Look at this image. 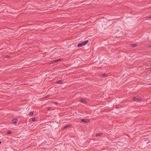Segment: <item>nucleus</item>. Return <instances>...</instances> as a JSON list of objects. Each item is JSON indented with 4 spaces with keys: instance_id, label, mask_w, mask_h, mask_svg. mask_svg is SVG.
<instances>
[{
    "instance_id": "f257e3e1",
    "label": "nucleus",
    "mask_w": 151,
    "mask_h": 151,
    "mask_svg": "<svg viewBox=\"0 0 151 151\" xmlns=\"http://www.w3.org/2000/svg\"><path fill=\"white\" fill-rule=\"evenodd\" d=\"M88 42V40H86L82 43L78 44L77 45V46L78 47H80L83 46H84L86 44H87Z\"/></svg>"
},
{
    "instance_id": "f03ea898",
    "label": "nucleus",
    "mask_w": 151,
    "mask_h": 151,
    "mask_svg": "<svg viewBox=\"0 0 151 151\" xmlns=\"http://www.w3.org/2000/svg\"><path fill=\"white\" fill-rule=\"evenodd\" d=\"M133 99L134 101L138 102L141 101L142 100V99L140 97L137 96L134 97L133 98Z\"/></svg>"
},
{
    "instance_id": "7ed1b4c3",
    "label": "nucleus",
    "mask_w": 151,
    "mask_h": 151,
    "mask_svg": "<svg viewBox=\"0 0 151 151\" xmlns=\"http://www.w3.org/2000/svg\"><path fill=\"white\" fill-rule=\"evenodd\" d=\"M18 122V119H14L12 121V122L13 124H16Z\"/></svg>"
},
{
    "instance_id": "20e7f679",
    "label": "nucleus",
    "mask_w": 151,
    "mask_h": 151,
    "mask_svg": "<svg viewBox=\"0 0 151 151\" xmlns=\"http://www.w3.org/2000/svg\"><path fill=\"white\" fill-rule=\"evenodd\" d=\"M81 121L84 123H88L90 122V121L88 119H82Z\"/></svg>"
},
{
    "instance_id": "39448f33",
    "label": "nucleus",
    "mask_w": 151,
    "mask_h": 151,
    "mask_svg": "<svg viewBox=\"0 0 151 151\" xmlns=\"http://www.w3.org/2000/svg\"><path fill=\"white\" fill-rule=\"evenodd\" d=\"M80 101L85 104H86L87 103V102H86V99H81Z\"/></svg>"
},
{
    "instance_id": "423d86ee",
    "label": "nucleus",
    "mask_w": 151,
    "mask_h": 151,
    "mask_svg": "<svg viewBox=\"0 0 151 151\" xmlns=\"http://www.w3.org/2000/svg\"><path fill=\"white\" fill-rule=\"evenodd\" d=\"M56 83L58 84H61L63 82V81L62 80H60L56 82Z\"/></svg>"
},
{
    "instance_id": "0eeeda50",
    "label": "nucleus",
    "mask_w": 151,
    "mask_h": 151,
    "mask_svg": "<svg viewBox=\"0 0 151 151\" xmlns=\"http://www.w3.org/2000/svg\"><path fill=\"white\" fill-rule=\"evenodd\" d=\"M71 125L68 124L65 126L63 127L64 129H65L68 127H70L71 126Z\"/></svg>"
},
{
    "instance_id": "6e6552de",
    "label": "nucleus",
    "mask_w": 151,
    "mask_h": 151,
    "mask_svg": "<svg viewBox=\"0 0 151 151\" xmlns=\"http://www.w3.org/2000/svg\"><path fill=\"white\" fill-rule=\"evenodd\" d=\"M60 60H61L60 59H57V60H52V61H51L52 63H55V62H57V61H59Z\"/></svg>"
},
{
    "instance_id": "1a4fd4ad",
    "label": "nucleus",
    "mask_w": 151,
    "mask_h": 151,
    "mask_svg": "<svg viewBox=\"0 0 151 151\" xmlns=\"http://www.w3.org/2000/svg\"><path fill=\"white\" fill-rule=\"evenodd\" d=\"M132 47H136L137 46V45L136 44H132L130 45Z\"/></svg>"
},
{
    "instance_id": "9d476101",
    "label": "nucleus",
    "mask_w": 151,
    "mask_h": 151,
    "mask_svg": "<svg viewBox=\"0 0 151 151\" xmlns=\"http://www.w3.org/2000/svg\"><path fill=\"white\" fill-rule=\"evenodd\" d=\"M103 134L101 133H99L96 134V136H100L101 135Z\"/></svg>"
},
{
    "instance_id": "9b49d317",
    "label": "nucleus",
    "mask_w": 151,
    "mask_h": 151,
    "mask_svg": "<svg viewBox=\"0 0 151 151\" xmlns=\"http://www.w3.org/2000/svg\"><path fill=\"white\" fill-rule=\"evenodd\" d=\"M101 76H102L104 77H106L107 76V75L106 73H104L103 75H101Z\"/></svg>"
},
{
    "instance_id": "f8f14e48",
    "label": "nucleus",
    "mask_w": 151,
    "mask_h": 151,
    "mask_svg": "<svg viewBox=\"0 0 151 151\" xmlns=\"http://www.w3.org/2000/svg\"><path fill=\"white\" fill-rule=\"evenodd\" d=\"M34 114V112H31L29 113V116H31L32 115Z\"/></svg>"
},
{
    "instance_id": "ddd939ff",
    "label": "nucleus",
    "mask_w": 151,
    "mask_h": 151,
    "mask_svg": "<svg viewBox=\"0 0 151 151\" xmlns=\"http://www.w3.org/2000/svg\"><path fill=\"white\" fill-rule=\"evenodd\" d=\"M12 132L11 131H8L7 132V134H11Z\"/></svg>"
},
{
    "instance_id": "4468645a",
    "label": "nucleus",
    "mask_w": 151,
    "mask_h": 151,
    "mask_svg": "<svg viewBox=\"0 0 151 151\" xmlns=\"http://www.w3.org/2000/svg\"><path fill=\"white\" fill-rule=\"evenodd\" d=\"M5 58H10V56L8 55H6L4 57Z\"/></svg>"
},
{
    "instance_id": "2eb2a0df",
    "label": "nucleus",
    "mask_w": 151,
    "mask_h": 151,
    "mask_svg": "<svg viewBox=\"0 0 151 151\" xmlns=\"http://www.w3.org/2000/svg\"><path fill=\"white\" fill-rule=\"evenodd\" d=\"M146 18H151V15L149 16L146 17Z\"/></svg>"
},
{
    "instance_id": "dca6fc26",
    "label": "nucleus",
    "mask_w": 151,
    "mask_h": 151,
    "mask_svg": "<svg viewBox=\"0 0 151 151\" xmlns=\"http://www.w3.org/2000/svg\"><path fill=\"white\" fill-rule=\"evenodd\" d=\"M32 120L33 121H35V118H32Z\"/></svg>"
},
{
    "instance_id": "f3484780",
    "label": "nucleus",
    "mask_w": 151,
    "mask_h": 151,
    "mask_svg": "<svg viewBox=\"0 0 151 151\" xmlns=\"http://www.w3.org/2000/svg\"><path fill=\"white\" fill-rule=\"evenodd\" d=\"M148 47L149 48H151V45H150L148 46Z\"/></svg>"
},
{
    "instance_id": "a211bd4d",
    "label": "nucleus",
    "mask_w": 151,
    "mask_h": 151,
    "mask_svg": "<svg viewBox=\"0 0 151 151\" xmlns=\"http://www.w3.org/2000/svg\"><path fill=\"white\" fill-rule=\"evenodd\" d=\"M51 108V107H49L48 109H47V110H49Z\"/></svg>"
},
{
    "instance_id": "6ab92c4d",
    "label": "nucleus",
    "mask_w": 151,
    "mask_h": 151,
    "mask_svg": "<svg viewBox=\"0 0 151 151\" xmlns=\"http://www.w3.org/2000/svg\"><path fill=\"white\" fill-rule=\"evenodd\" d=\"M119 108V106H116V108L118 109V108Z\"/></svg>"
},
{
    "instance_id": "aec40b11",
    "label": "nucleus",
    "mask_w": 151,
    "mask_h": 151,
    "mask_svg": "<svg viewBox=\"0 0 151 151\" xmlns=\"http://www.w3.org/2000/svg\"><path fill=\"white\" fill-rule=\"evenodd\" d=\"M1 141H0V145L1 144Z\"/></svg>"
},
{
    "instance_id": "412c9836",
    "label": "nucleus",
    "mask_w": 151,
    "mask_h": 151,
    "mask_svg": "<svg viewBox=\"0 0 151 151\" xmlns=\"http://www.w3.org/2000/svg\"><path fill=\"white\" fill-rule=\"evenodd\" d=\"M150 70H151V68Z\"/></svg>"
},
{
    "instance_id": "4be33fe9",
    "label": "nucleus",
    "mask_w": 151,
    "mask_h": 151,
    "mask_svg": "<svg viewBox=\"0 0 151 151\" xmlns=\"http://www.w3.org/2000/svg\"><path fill=\"white\" fill-rule=\"evenodd\" d=\"M150 84L151 85V83Z\"/></svg>"
}]
</instances>
